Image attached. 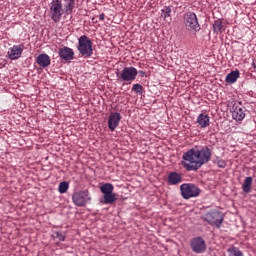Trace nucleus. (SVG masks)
Instances as JSON below:
<instances>
[{"label": "nucleus", "instance_id": "nucleus-1", "mask_svg": "<svg viewBox=\"0 0 256 256\" xmlns=\"http://www.w3.org/2000/svg\"><path fill=\"white\" fill-rule=\"evenodd\" d=\"M212 151L207 147L200 150L190 149L182 156L184 161L181 162L186 171H198L200 167L210 161Z\"/></svg>", "mask_w": 256, "mask_h": 256}, {"label": "nucleus", "instance_id": "nucleus-2", "mask_svg": "<svg viewBox=\"0 0 256 256\" xmlns=\"http://www.w3.org/2000/svg\"><path fill=\"white\" fill-rule=\"evenodd\" d=\"M226 107L228 112H230L232 119L235 121H243L245 118V113L243 109L237 105V101H235V98L232 94H229L228 96Z\"/></svg>", "mask_w": 256, "mask_h": 256}, {"label": "nucleus", "instance_id": "nucleus-3", "mask_svg": "<svg viewBox=\"0 0 256 256\" xmlns=\"http://www.w3.org/2000/svg\"><path fill=\"white\" fill-rule=\"evenodd\" d=\"M65 10L63 9V4L61 0H53L49 4V15L55 23H60Z\"/></svg>", "mask_w": 256, "mask_h": 256}, {"label": "nucleus", "instance_id": "nucleus-4", "mask_svg": "<svg viewBox=\"0 0 256 256\" xmlns=\"http://www.w3.org/2000/svg\"><path fill=\"white\" fill-rule=\"evenodd\" d=\"M184 24L186 30L189 31L192 35H196L200 31V24L198 17L194 12H187L184 15Z\"/></svg>", "mask_w": 256, "mask_h": 256}, {"label": "nucleus", "instance_id": "nucleus-5", "mask_svg": "<svg viewBox=\"0 0 256 256\" xmlns=\"http://www.w3.org/2000/svg\"><path fill=\"white\" fill-rule=\"evenodd\" d=\"M103 198L101 203L104 205H112L117 201L116 194L114 193V185L106 183L100 187Z\"/></svg>", "mask_w": 256, "mask_h": 256}, {"label": "nucleus", "instance_id": "nucleus-6", "mask_svg": "<svg viewBox=\"0 0 256 256\" xmlns=\"http://www.w3.org/2000/svg\"><path fill=\"white\" fill-rule=\"evenodd\" d=\"M92 41L88 36H81L78 39V51L82 57L91 58L93 54Z\"/></svg>", "mask_w": 256, "mask_h": 256}, {"label": "nucleus", "instance_id": "nucleus-7", "mask_svg": "<svg viewBox=\"0 0 256 256\" xmlns=\"http://www.w3.org/2000/svg\"><path fill=\"white\" fill-rule=\"evenodd\" d=\"M181 196L184 199L196 198L200 195V188L197 185L191 183L181 184L180 186Z\"/></svg>", "mask_w": 256, "mask_h": 256}, {"label": "nucleus", "instance_id": "nucleus-8", "mask_svg": "<svg viewBox=\"0 0 256 256\" xmlns=\"http://www.w3.org/2000/svg\"><path fill=\"white\" fill-rule=\"evenodd\" d=\"M91 200L92 197L89 190L75 192L72 196V202L76 207H85Z\"/></svg>", "mask_w": 256, "mask_h": 256}, {"label": "nucleus", "instance_id": "nucleus-9", "mask_svg": "<svg viewBox=\"0 0 256 256\" xmlns=\"http://www.w3.org/2000/svg\"><path fill=\"white\" fill-rule=\"evenodd\" d=\"M204 220L210 225L220 227L223 223V214L218 211L208 212L204 215Z\"/></svg>", "mask_w": 256, "mask_h": 256}, {"label": "nucleus", "instance_id": "nucleus-10", "mask_svg": "<svg viewBox=\"0 0 256 256\" xmlns=\"http://www.w3.org/2000/svg\"><path fill=\"white\" fill-rule=\"evenodd\" d=\"M190 248L196 254L205 253L207 251V244L201 237L192 238L190 241Z\"/></svg>", "mask_w": 256, "mask_h": 256}, {"label": "nucleus", "instance_id": "nucleus-11", "mask_svg": "<svg viewBox=\"0 0 256 256\" xmlns=\"http://www.w3.org/2000/svg\"><path fill=\"white\" fill-rule=\"evenodd\" d=\"M137 73L138 72L135 67H125L120 73V78L122 81L129 82V84H131V82L135 81Z\"/></svg>", "mask_w": 256, "mask_h": 256}, {"label": "nucleus", "instance_id": "nucleus-12", "mask_svg": "<svg viewBox=\"0 0 256 256\" xmlns=\"http://www.w3.org/2000/svg\"><path fill=\"white\" fill-rule=\"evenodd\" d=\"M24 49V45H14L13 47H10L7 53L8 58L12 61L20 59Z\"/></svg>", "mask_w": 256, "mask_h": 256}, {"label": "nucleus", "instance_id": "nucleus-13", "mask_svg": "<svg viewBox=\"0 0 256 256\" xmlns=\"http://www.w3.org/2000/svg\"><path fill=\"white\" fill-rule=\"evenodd\" d=\"M121 119L122 117L120 113H111L108 117V129H110L111 132H114L117 127H119Z\"/></svg>", "mask_w": 256, "mask_h": 256}, {"label": "nucleus", "instance_id": "nucleus-14", "mask_svg": "<svg viewBox=\"0 0 256 256\" xmlns=\"http://www.w3.org/2000/svg\"><path fill=\"white\" fill-rule=\"evenodd\" d=\"M183 182V174L179 172H170L167 176V184L171 186L178 185Z\"/></svg>", "mask_w": 256, "mask_h": 256}, {"label": "nucleus", "instance_id": "nucleus-15", "mask_svg": "<svg viewBox=\"0 0 256 256\" xmlns=\"http://www.w3.org/2000/svg\"><path fill=\"white\" fill-rule=\"evenodd\" d=\"M75 56V52L70 47L59 48V58L64 61H71Z\"/></svg>", "mask_w": 256, "mask_h": 256}, {"label": "nucleus", "instance_id": "nucleus-16", "mask_svg": "<svg viewBox=\"0 0 256 256\" xmlns=\"http://www.w3.org/2000/svg\"><path fill=\"white\" fill-rule=\"evenodd\" d=\"M197 124L201 129H207L210 125V117L208 114H200L197 117Z\"/></svg>", "mask_w": 256, "mask_h": 256}, {"label": "nucleus", "instance_id": "nucleus-17", "mask_svg": "<svg viewBox=\"0 0 256 256\" xmlns=\"http://www.w3.org/2000/svg\"><path fill=\"white\" fill-rule=\"evenodd\" d=\"M37 64L42 67V68H46L49 67L51 65V58L49 55L47 54H40L37 57Z\"/></svg>", "mask_w": 256, "mask_h": 256}, {"label": "nucleus", "instance_id": "nucleus-18", "mask_svg": "<svg viewBox=\"0 0 256 256\" xmlns=\"http://www.w3.org/2000/svg\"><path fill=\"white\" fill-rule=\"evenodd\" d=\"M239 77H240L239 70H233L228 75H226L225 82L232 85L235 82H237Z\"/></svg>", "mask_w": 256, "mask_h": 256}, {"label": "nucleus", "instance_id": "nucleus-19", "mask_svg": "<svg viewBox=\"0 0 256 256\" xmlns=\"http://www.w3.org/2000/svg\"><path fill=\"white\" fill-rule=\"evenodd\" d=\"M213 27L216 35H221V38H223V32L225 31L223 22L221 20H216Z\"/></svg>", "mask_w": 256, "mask_h": 256}, {"label": "nucleus", "instance_id": "nucleus-20", "mask_svg": "<svg viewBox=\"0 0 256 256\" xmlns=\"http://www.w3.org/2000/svg\"><path fill=\"white\" fill-rule=\"evenodd\" d=\"M253 178L251 176L246 177L242 185V189L245 193H250L252 191Z\"/></svg>", "mask_w": 256, "mask_h": 256}, {"label": "nucleus", "instance_id": "nucleus-21", "mask_svg": "<svg viewBox=\"0 0 256 256\" xmlns=\"http://www.w3.org/2000/svg\"><path fill=\"white\" fill-rule=\"evenodd\" d=\"M67 15H70L75 8V0H64Z\"/></svg>", "mask_w": 256, "mask_h": 256}, {"label": "nucleus", "instance_id": "nucleus-22", "mask_svg": "<svg viewBox=\"0 0 256 256\" xmlns=\"http://www.w3.org/2000/svg\"><path fill=\"white\" fill-rule=\"evenodd\" d=\"M68 188H69V184L66 181H64V182L59 183L58 191L60 194H65V193H67Z\"/></svg>", "mask_w": 256, "mask_h": 256}, {"label": "nucleus", "instance_id": "nucleus-23", "mask_svg": "<svg viewBox=\"0 0 256 256\" xmlns=\"http://www.w3.org/2000/svg\"><path fill=\"white\" fill-rule=\"evenodd\" d=\"M229 256H243L242 251H240L237 247H232L228 249Z\"/></svg>", "mask_w": 256, "mask_h": 256}, {"label": "nucleus", "instance_id": "nucleus-24", "mask_svg": "<svg viewBox=\"0 0 256 256\" xmlns=\"http://www.w3.org/2000/svg\"><path fill=\"white\" fill-rule=\"evenodd\" d=\"M162 17H164L165 20L170 18L171 16V8L169 6H165L164 9L161 10Z\"/></svg>", "mask_w": 256, "mask_h": 256}, {"label": "nucleus", "instance_id": "nucleus-25", "mask_svg": "<svg viewBox=\"0 0 256 256\" xmlns=\"http://www.w3.org/2000/svg\"><path fill=\"white\" fill-rule=\"evenodd\" d=\"M132 91L135 92V93L141 94V93H143V86H141L138 83L133 84Z\"/></svg>", "mask_w": 256, "mask_h": 256}, {"label": "nucleus", "instance_id": "nucleus-26", "mask_svg": "<svg viewBox=\"0 0 256 256\" xmlns=\"http://www.w3.org/2000/svg\"><path fill=\"white\" fill-rule=\"evenodd\" d=\"M56 238L60 241V242H63L65 241V234L64 233H60V232H57L56 233Z\"/></svg>", "mask_w": 256, "mask_h": 256}, {"label": "nucleus", "instance_id": "nucleus-27", "mask_svg": "<svg viewBox=\"0 0 256 256\" xmlns=\"http://www.w3.org/2000/svg\"><path fill=\"white\" fill-rule=\"evenodd\" d=\"M251 66H253L254 72H256V61H254Z\"/></svg>", "mask_w": 256, "mask_h": 256}, {"label": "nucleus", "instance_id": "nucleus-28", "mask_svg": "<svg viewBox=\"0 0 256 256\" xmlns=\"http://www.w3.org/2000/svg\"><path fill=\"white\" fill-rule=\"evenodd\" d=\"M100 20H101V21H104V20H105V14H104V13H102V14L100 15Z\"/></svg>", "mask_w": 256, "mask_h": 256}, {"label": "nucleus", "instance_id": "nucleus-29", "mask_svg": "<svg viewBox=\"0 0 256 256\" xmlns=\"http://www.w3.org/2000/svg\"><path fill=\"white\" fill-rule=\"evenodd\" d=\"M140 73H141V74H144V72H143V71H140Z\"/></svg>", "mask_w": 256, "mask_h": 256}, {"label": "nucleus", "instance_id": "nucleus-30", "mask_svg": "<svg viewBox=\"0 0 256 256\" xmlns=\"http://www.w3.org/2000/svg\"><path fill=\"white\" fill-rule=\"evenodd\" d=\"M219 166H220V167H223V165H222V164H219Z\"/></svg>", "mask_w": 256, "mask_h": 256}]
</instances>
